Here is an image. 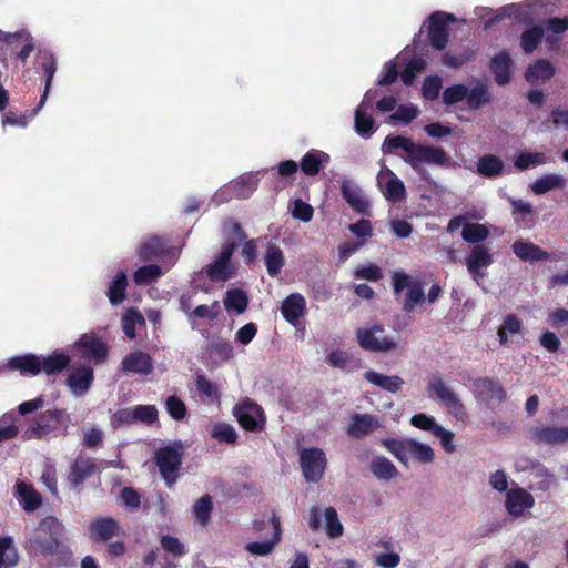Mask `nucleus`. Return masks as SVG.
Instances as JSON below:
<instances>
[{"label": "nucleus", "mask_w": 568, "mask_h": 568, "mask_svg": "<svg viewBox=\"0 0 568 568\" xmlns=\"http://www.w3.org/2000/svg\"><path fill=\"white\" fill-rule=\"evenodd\" d=\"M489 235L488 229L480 223H468L464 225L462 236L467 243H480Z\"/></svg>", "instance_id": "obj_49"}, {"label": "nucleus", "mask_w": 568, "mask_h": 568, "mask_svg": "<svg viewBox=\"0 0 568 568\" xmlns=\"http://www.w3.org/2000/svg\"><path fill=\"white\" fill-rule=\"evenodd\" d=\"M419 114V110L414 104H402L396 111L389 115L387 123H409L414 119H416Z\"/></svg>", "instance_id": "obj_55"}, {"label": "nucleus", "mask_w": 568, "mask_h": 568, "mask_svg": "<svg viewBox=\"0 0 568 568\" xmlns=\"http://www.w3.org/2000/svg\"><path fill=\"white\" fill-rule=\"evenodd\" d=\"M227 234V242L223 245L219 256L205 267V273L211 281L225 282L234 273V266L231 263V256L236 246V242L246 237L239 223L227 222L223 226Z\"/></svg>", "instance_id": "obj_1"}, {"label": "nucleus", "mask_w": 568, "mask_h": 568, "mask_svg": "<svg viewBox=\"0 0 568 568\" xmlns=\"http://www.w3.org/2000/svg\"><path fill=\"white\" fill-rule=\"evenodd\" d=\"M264 263L268 275L272 277L277 276L285 264L282 248L276 244L270 243L264 253Z\"/></svg>", "instance_id": "obj_35"}, {"label": "nucleus", "mask_w": 568, "mask_h": 568, "mask_svg": "<svg viewBox=\"0 0 568 568\" xmlns=\"http://www.w3.org/2000/svg\"><path fill=\"white\" fill-rule=\"evenodd\" d=\"M69 418L63 410H47L40 414L28 430L30 438H42L61 426L68 425Z\"/></svg>", "instance_id": "obj_8"}, {"label": "nucleus", "mask_w": 568, "mask_h": 568, "mask_svg": "<svg viewBox=\"0 0 568 568\" xmlns=\"http://www.w3.org/2000/svg\"><path fill=\"white\" fill-rule=\"evenodd\" d=\"M135 422L152 424L158 419V409L154 405L133 406Z\"/></svg>", "instance_id": "obj_60"}, {"label": "nucleus", "mask_w": 568, "mask_h": 568, "mask_svg": "<svg viewBox=\"0 0 568 568\" xmlns=\"http://www.w3.org/2000/svg\"><path fill=\"white\" fill-rule=\"evenodd\" d=\"M91 538L99 541H106L121 534L119 523L111 517H102L92 521L90 526Z\"/></svg>", "instance_id": "obj_25"}, {"label": "nucleus", "mask_w": 568, "mask_h": 568, "mask_svg": "<svg viewBox=\"0 0 568 568\" xmlns=\"http://www.w3.org/2000/svg\"><path fill=\"white\" fill-rule=\"evenodd\" d=\"M224 306L229 312L234 311L241 314L247 307V296L242 290H229L224 298Z\"/></svg>", "instance_id": "obj_45"}, {"label": "nucleus", "mask_w": 568, "mask_h": 568, "mask_svg": "<svg viewBox=\"0 0 568 568\" xmlns=\"http://www.w3.org/2000/svg\"><path fill=\"white\" fill-rule=\"evenodd\" d=\"M544 163H546V156L541 152H521L514 160V165L519 171H525L530 166L541 165Z\"/></svg>", "instance_id": "obj_52"}, {"label": "nucleus", "mask_w": 568, "mask_h": 568, "mask_svg": "<svg viewBox=\"0 0 568 568\" xmlns=\"http://www.w3.org/2000/svg\"><path fill=\"white\" fill-rule=\"evenodd\" d=\"M329 160L331 156L326 152L312 149L303 155L301 169L305 175L314 176L318 174L321 168L325 166Z\"/></svg>", "instance_id": "obj_27"}, {"label": "nucleus", "mask_w": 568, "mask_h": 568, "mask_svg": "<svg viewBox=\"0 0 568 568\" xmlns=\"http://www.w3.org/2000/svg\"><path fill=\"white\" fill-rule=\"evenodd\" d=\"M490 95L486 87L477 85L471 90L468 89V95H466V103L469 109L477 110L483 105L489 103Z\"/></svg>", "instance_id": "obj_53"}, {"label": "nucleus", "mask_w": 568, "mask_h": 568, "mask_svg": "<svg viewBox=\"0 0 568 568\" xmlns=\"http://www.w3.org/2000/svg\"><path fill=\"white\" fill-rule=\"evenodd\" d=\"M565 186V179L559 174H546L537 179L531 190L535 194L541 195L555 189H561Z\"/></svg>", "instance_id": "obj_42"}, {"label": "nucleus", "mask_w": 568, "mask_h": 568, "mask_svg": "<svg viewBox=\"0 0 568 568\" xmlns=\"http://www.w3.org/2000/svg\"><path fill=\"white\" fill-rule=\"evenodd\" d=\"M93 377V369L82 365L68 376L67 385L75 397H81L89 392Z\"/></svg>", "instance_id": "obj_20"}, {"label": "nucleus", "mask_w": 568, "mask_h": 568, "mask_svg": "<svg viewBox=\"0 0 568 568\" xmlns=\"http://www.w3.org/2000/svg\"><path fill=\"white\" fill-rule=\"evenodd\" d=\"M373 104V97L371 92H366L362 103L355 111V130L359 135L369 136L375 131V121L368 114L369 109Z\"/></svg>", "instance_id": "obj_21"}, {"label": "nucleus", "mask_w": 568, "mask_h": 568, "mask_svg": "<svg viewBox=\"0 0 568 568\" xmlns=\"http://www.w3.org/2000/svg\"><path fill=\"white\" fill-rule=\"evenodd\" d=\"M511 58L508 52L501 51L491 58L489 68L499 85H505L510 81Z\"/></svg>", "instance_id": "obj_28"}, {"label": "nucleus", "mask_w": 568, "mask_h": 568, "mask_svg": "<svg viewBox=\"0 0 568 568\" xmlns=\"http://www.w3.org/2000/svg\"><path fill=\"white\" fill-rule=\"evenodd\" d=\"M428 389L435 394L440 403L457 419L466 417V408L458 396L438 377H433Z\"/></svg>", "instance_id": "obj_9"}, {"label": "nucleus", "mask_w": 568, "mask_h": 568, "mask_svg": "<svg viewBox=\"0 0 568 568\" xmlns=\"http://www.w3.org/2000/svg\"><path fill=\"white\" fill-rule=\"evenodd\" d=\"M410 57V51H404L400 55H398L394 61L388 62L385 65V74L378 80L379 85H387L393 83L397 75V68L405 63Z\"/></svg>", "instance_id": "obj_50"}, {"label": "nucleus", "mask_w": 568, "mask_h": 568, "mask_svg": "<svg viewBox=\"0 0 568 568\" xmlns=\"http://www.w3.org/2000/svg\"><path fill=\"white\" fill-rule=\"evenodd\" d=\"M378 426L379 423L374 416L367 414H356L351 418L347 433L351 437L359 438L369 434Z\"/></svg>", "instance_id": "obj_30"}, {"label": "nucleus", "mask_w": 568, "mask_h": 568, "mask_svg": "<svg viewBox=\"0 0 568 568\" xmlns=\"http://www.w3.org/2000/svg\"><path fill=\"white\" fill-rule=\"evenodd\" d=\"M371 470L375 477L382 480H390L398 475L394 464L384 456H377L372 460Z\"/></svg>", "instance_id": "obj_41"}, {"label": "nucleus", "mask_w": 568, "mask_h": 568, "mask_svg": "<svg viewBox=\"0 0 568 568\" xmlns=\"http://www.w3.org/2000/svg\"><path fill=\"white\" fill-rule=\"evenodd\" d=\"M365 378L373 385L381 387L390 393H396L400 389L404 384L403 379L396 375H384L375 371H367Z\"/></svg>", "instance_id": "obj_38"}, {"label": "nucleus", "mask_w": 568, "mask_h": 568, "mask_svg": "<svg viewBox=\"0 0 568 568\" xmlns=\"http://www.w3.org/2000/svg\"><path fill=\"white\" fill-rule=\"evenodd\" d=\"M121 366L123 372L139 375H150L154 369L152 357L142 351H134L126 355Z\"/></svg>", "instance_id": "obj_19"}, {"label": "nucleus", "mask_w": 568, "mask_h": 568, "mask_svg": "<svg viewBox=\"0 0 568 568\" xmlns=\"http://www.w3.org/2000/svg\"><path fill=\"white\" fill-rule=\"evenodd\" d=\"M428 433H432L436 438L439 439L440 446L446 453L452 454L456 450V446L454 444V433L438 425L436 420L430 416H428Z\"/></svg>", "instance_id": "obj_40"}, {"label": "nucleus", "mask_w": 568, "mask_h": 568, "mask_svg": "<svg viewBox=\"0 0 568 568\" xmlns=\"http://www.w3.org/2000/svg\"><path fill=\"white\" fill-rule=\"evenodd\" d=\"M298 456L300 466L305 480L308 483L320 481L327 466V458L324 450L316 447L302 448L298 452Z\"/></svg>", "instance_id": "obj_4"}, {"label": "nucleus", "mask_w": 568, "mask_h": 568, "mask_svg": "<svg viewBox=\"0 0 568 568\" xmlns=\"http://www.w3.org/2000/svg\"><path fill=\"white\" fill-rule=\"evenodd\" d=\"M531 438L538 444L557 445L568 442V427L541 426L531 429Z\"/></svg>", "instance_id": "obj_23"}, {"label": "nucleus", "mask_w": 568, "mask_h": 568, "mask_svg": "<svg viewBox=\"0 0 568 568\" xmlns=\"http://www.w3.org/2000/svg\"><path fill=\"white\" fill-rule=\"evenodd\" d=\"M9 367L19 371L22 375L36 376L41 373L40 356L24 354L12 357L9 361Z\"/></svg>", "instance_id": "obj_31"}, {"label": "nucleus", "mask_w": 568, "mask_h": 568, "mask_svg": "<svg viewBox=\"0 0 568 568\" xmlns=\"http://www.w3.org/2000/svg\"><path fill=\"white\" fill-rule=\"evenodd\" d=\"M504 161L494 154H485L478 159L477 172L484 178L495 179L504 171Z\"/></svg>", "instance_id": "obj_33"}, {"label": "nucleus", "mask_w": 568, "mask_h": 568, "mask_svg": "<svg viewBox=\"0 0 568 568\" xmlns=\"http://www.w3.org/2000/svg\"><path fill=\"white\" fill-rule=\"evenodd\" d=\"M18 500L26 511H34L42 504L41 495L29 484L19 481L16 485Z\"/></svg>", "instance_id": "obj_29"}, {"label": "nucleus", "mask_w": 568, "mask_h": 568, "mask_svg": "<svg viewBox=\"0 0 568 568\" xmlns=\"http://www.w3.org/2000/svg\"><path fill=\"white\" fill-rule=\"evenodd\" d=\"M545 37L544 28L539 24H532L526 28L520 36V48L526 54H531L542 42Z\"/></svg>", "instance_id": "obj_36"}, {"label": "nucleus", "mask_w": 568, "mask_h": 568, "mask_svg": "<svg viewBox=\"0 0 568 568\" xmlns=\"http://www.w3.org/2000/svg\"><path fill=\"white\" fill-rule=\"evenodd\" d=\"M0 45L1 48L6 45L8 50L17 52V57L22 62L27 61L30 53L34 49L33 38L26 30H21L14 33H6L0 31Z\"/></svg>", "instance_id": "obj_13"}, {"label": "nucleus", "mask_w": 568, "mask_h": 568, "mask_svg": "<svg viewBox=\"0 0 568 568\" xmlns=\"http://www.w3.org/2000/svg\"><path fill=\"white\" fill-rule=\"evenodd\" d=\"M165 407L169 415L175 420H181L186 415L185 404L176 396H170L165 402Z\"/></svg>", "instance_id": "obj_62"}, {"label": "nucleus", "mask_w": 568, "mask_h": 568, "mask_svg": "<svg viewBox=\"0 0 568 568\" xmlns=\"http://www.w3.org/2000/svg\"><path fill=\"white\" fill-rule=\"evenodd\" d=\"M511 251L520 261L530 264L544 261L557 262L559 260L555 253H549L528 240H516L511 244Z\"/></svg>", "instance_id": "obj_14"}, {"label": "nucleus", "mask_w": 568, "mask_h": 568, "mask_svg": "<svg viewBox=\"0 0 568 568\" xmlns=\"http://www.w3.org/2000/svg\"><path fill=\"white\" fill-rule=\"evenodd\" d=\"M221 312L220 303L214 301L210 305H199L191 313H187V318L191 326L195 327V321L197 318L213 321L217 318Z\"/></svg>", "instance_id": "obj_44"}, {"label": "nucleus", "mask_w": 568, "mask_h": 568, "mask_svg": "<svg viewBox=\"0 0 568 568\" xmlns=\"http://www.w3.org/2000/svg\"><path fill=\"white\" fill-rule=\"evenodd\" d=\"M473 393L477 400L486 404L497 400L503 403L507 398V393L500 382L491 377H477L471 381Z\"/></svg>", "instance_id": "obj_11"}, {"label": "nucleus", "mask_w": 568, "mask_h": 568, "mask_svg": "<svg viewBox=\"0 0 568 568\" xmlns=\"http://www.w3.org/2000/svg\"><path fill=\"white\" fill-rule=\"evenodd\" d=\"M41 372L52 375L63 371L70 364V356L62 351H54L47 356H40Z\"/></svg>", "instance_id": "obj_32"}, {"label": "nucleus", "mask_w": 568, "mask_h": 568, "mask_svg": "<svg viewBox=\"0 0 568 568\" xmlns=\"http://www.w3.org/2000/svg\"><path fill=\"white\" fill-rule=\"evenodd\" d=\"M196 387L200 393L205 395L206 397L219 400V390L217 387L209 381L204 375L200 374L195 379Z\"/></svg>", "instance_id": "obj_64"}, {"label": "nucleus", "mask_w": 568, "mask_h": 568, "mask_svg": "<svg viewBox=\"0 0 568 568\" xmlns=\"http://www.w3.org/2000/svg\"><path fill=\"white\" fill-rule=\"evenodd\" d=\"M73 347L81 352L82 357L97 363L105 361L108 347L105 343L94 333L83 334L73 344Z\"/></svg>", "instance_id": "obj_16"}, {"label": "nucleus", "mask_w": 568, "mask_h": 568, "mask_svg": "<svg viewBox=\"0 0 568 568\" xmlns=\"http://www.w3.org/2000/svg\"><path fill=\"white\" fill-rule=\"evenodd\" d=\"M493 262V255L484 245H475L466 257L467 268L473 275H483L480 270L488 267Z\"/></svg>", "instance_id": "obj_26"}, {"label": "nucleus", "mask_w": 568, "mask_h": 568, "mask_svg": "<svg viewBox=\"0 0 568 568\" xmlns=\"http://www.w3.org/2000/svg\"><path fill=\"white\" fill-rule=\"evenodd\" d=\"M62 530L61 523L54 517L41 520L32 536L27 541V549L34 555L49 556L59 547L58 536Z\"/></svg>", "instance_id": "obj_2"}, {"label": "nucleus", "mask_w": 568, "mask_h": 568, "mask_svg": "<svg viewBox=\"0 0 568 568\" xmlns=\"http://www.w3.org/2000/svg\"><path fill=\"white\" fill-rule=\"evenodd\" d=\"M342 195L348 205L358 213H365L368 207V201L363 190L352 180H343Z\"/></svg>", "instance_id": "obj_24"}, {"label": "nucleus", "mask_w": 568, "mask_h": 568, "mask_svg": "<svg viewBox=\"0 0 568 568\" xmlns=\"http://www.w3.org/2000/svg\"><path fill=\"white\" fill-rule=\"evenodd\" d=\"M424 293L423 287L419 282L414 283V285L408 288L407 298L404 303V310L406 312H410L417 304L423 302Z\"/></svg>", "instance_id": "obj_63"}, {"label": "nucleus", "mask_w": 568, "mask_h": 568, "mask_svg": "<svg viewBox=\"0 0 568 568\" xmlns=\"http://www.w3.org/2000/svg\"><path fill=\"white\" fill-rule=\"evenodd\" d=\"M94 471V462L88 457H78L71 467L69 481L73 486H78Z\"/></svg>", "instance_id": "obj_39"}, {"label": "nucleus", "mask_w": 568, "mask_h": 568, "mask_svg": "<svg viewBox=\"0 0 568 568\" xmlns=\"http://www.w3.org/2000/svg\"><path fill=\"white\" fill-rule=\"evenodd\" d=\"M325 520V530L331 538H337L343 534V526L338 520L337 513L334 508L328 507L323 514Z\"/></svg>", "instance_id": "obj_57"}, {"label": "nucleus", "mask_w": 568, "mask_h": 568, "mask_svg": "<svg viewBox=\"0 0 568 568\" xmlns=\"http://www.w3.org/2000/svg\"><path fill=\"white\" fill-rule=\"evenodd\" d=\"M425 68V60L423 57H414L409 59L406 68L402 74V80L406 85L413 83L415 77L420 73Z\"/></svg>", "instance_id": "obj_59"}, {"label": "nucleus", "mask_w": 568, "mask_h": 568, "mask_svg": "<svg viewBox=\"0 0 568 568\" xmlns=\"http://www.w3.org/2000/svg\"><path fill=\"white\" fill-rule=\"evenodd\" d=\"M163 274L160 266L150 264L139 267L133 275V281L138 285H148L158 280Z\"/></svg>", "instance_id": "obj_51"}, {"label": "nucleus", "mask_w": 568, "mask_h": 568, "mask_svg": "<svg viewBox=\"0 0 568 568\" xmlns=\"http://www.w3.org/2000/svg\"><path fill=\"white\" fill-rule=\"evenodd\" d=\"M156 465L166 484L172 486L181 465V454L173 447H164L156 453Z\"/></svg>", "instance_id": "obj_17"}, {"label": "nucleus", "mask_w": 568, "mask_h": 568, "mask_svg": "<svg viewBox=\"0 0 568 568\" xmlns=\"http://www.w3.org/2000/svg\"><path fill=\"white\" fill-rule=\"evenodd\" d=\"M519 12H520V8L516 3L504 6L499 9V11L497 12L496 16H494L493 18L488 19L485 22L484 28L485 29L491 28L495 23L499 22L500 20H503L505 18L518 17Z\"/></svg>", "instance_id": "obj_61"}, {"label": "nucleus", "mask_w": 568, "mask_h": 568, "mask_svg": "<svg viewBox=\"0 0 568 568\" xmlns=\"http://www.w3.org/2000/svg\"><path fill=\"white\" fill-rule=\"evenodd\" d=\"M466 95H468V88L465 84H454L444 90L443 102L446 105H453L466 100Z\"/></svg>", "instance_id": "obj_58"}, {"label": "nucleus", "mask_w": 568, "mask_h": 568, "mask_svg": "<svg viewBox=\"0 0 568 568\" xmlns=\"http://www.w3.org/2000/svg\"><path fill=\"white\" fill-rule=\"evenodd\" d=\"M384 153H394L395 151H402L397 153L408 163L415 171L424 173L426 166V148L416 144L410 139L402 135L387 136L382 145Z\"/></svg>", "instance_id": "obj_3"}, {"label": "nucleus", "mask_w": 568, "mask_h": 568, "mask_svg": "<svg viewBox=\"0 0 568 568\" xmlns=\"http://www.w3.org/2000/svg\"><path fill=\"white\" fill-rule=\"evenodd\" d=\"M213 509V501L211 496L205 495L199 498L192 508L195 521L202 526H205L210 521V515Z\"/></svg>", "instance_id": "obj_46"}, {"label": "nucleus", "mask_w": 568, "mask_h": 568, "mask_svg": "<svg viewBox=\"0 0 568 568\" xmlns=\"http://www.w3.org/2000/svg\"><path fill=\"white\" fill-rule=\"evenodd\" d=\"M280 310L284 320L296 326L307 312V303L302 294L292 293L283 300Z\"/></svg>", "instance_id": "obj_18"}, {"label": "nucleus", "mask_w": 568, "mask_h": 568, "mask_svg": "<svg viewBox=\"0 0 568 568\" xmlns=\"http://www.w3.org/2000/svg\"><path fill=\"white\" fill-rule=\"evenodd\" d=\"M143 325L142 314L134 308H129L122 317L123 332L131 339L136 336V327Z\"/></svg>", "instance_id": "obj_47"}, {"label": "nucleus", "mask_w": 568, "mask_h": 568, "mask_svg": "<svg viewBox=\"0 0 568 568\" xmlns=\"http://www.w3.org/2000/svg\"><path fill=\"white\" fill-rule=\"evenodd\" d=\"M257 178L254 174H245L230 183V185L221 189L214 195V202L220 204L226 202L232 195L246 199L250 197L257 186Z\"/></svg>", "instance_id": "obj_10"}, {"label": "nucleus", "mask_w": 568, "mask_h": 568, "mask_svg": "<svg viewBox=\"0 0 568 568\" xmlns=\"http://www.w3.org/2000/svg\"><path fill=\"white\" fill-rule=\"evenodd\" d=\"M19 561L18 551L10 537L0 538V568H13Z\"/></svg>", "instance_id": "obj_43"}, {"label": "nucleus", "mask_w": 568, "mask_h": 568, "mask_svg": "<svg viewBox=\"0 0 568 568\" xmlns=\"http://www.w3.org/2000/svg\"><path fill=\"white\" fill-rule=\"evenodd\" d=\"M505 506L511 516L519 517L534 506V497L523 488L511 489L507 491Z\"/></svg>", "instance_id": "obj_22"}, {"label": "nucleus", "mask_w": 568, "mask_h": 568, "mask_svg": "<svg viewBox=\"0 0 568 568\" xmlns=\"http://www.w3.org/2000/svg\"><path fill=\"white\" fill-rule=\"evenodd\" d=\"M211 435L220 443L234 444L237 439L235 428L225 423L215 424L212 428Z\"/></svg>", "instance_id": "obj_56"}, {"label": "nucleus", "mask_w": 568, "mask_h": 568, "mask_svg": "<svg viewBox=\"0 0 568 568\" xmlns=\"http://www.w3.org/2000/svg\"><path fill=\"white\" fill-rule=\"evenodd\" d=\"M233 414L245 430H260L265 425V415L262 407L251 399L241 400L234 407Z\"/></svg>", "instance_id": "obj_7"}, {"label": "nucleus", "mask_w": 568, "mask_h": 568, "mask_svg": "<svg viewBox=\"0 0 568 568\" xmlns=\"http://www.w3.org/2000/svg\"><path fill=\"white\" fill-rule=\"evenodd\" d=\"M272 524L274 528V536L271 540L254 541L245 545V549L254 556H267L270 555L275 546L278 544L281 538V529L278 521L272 517Z\"/></svg>", "instance_id": "obj_34"}, {"label": "nucleus", "mask_w": 568, "mask_h": 568, "mask_svg": "<svg viewBox=\"0 0 568 568\" xmlns=\"http://www.w3.org/2000/svg\"><path fill=\"white\" fill-rule=\"evenodd\" d=\"M377 184L387 201L399 202L405 196L404 183L385 164L381 165Z\"/></svg>", "instance_id": "obj_15"}, {"label": "nucleus", "mask_w": 568, "mask_h": 568, "mask_svg": "<svg viewBox=\"0 0 568 568\" xmlns=\"http://www.w3.org/2000/svg\"><path fill=\"white\" fill-rule=\"evenodd\" d=\"M382 443L404 465H407L409 460L426 462V446L414 439L397 440L388 438Z\"/></svg>", "instance_id": "obj_6"}, {"label": "nucleus", "mask_w": 568, "mask_h": 568, "mask_svg": "<svg viewBox=\"0 0 568 568\" xmlns=\"http://www.w3.org/2000/svg\"><path fill=\"white\" fill-rule=\"evenodd\" d=\"M456 21L453 13L435 11L428 16V44L444 50L448 43V26Z\"/></svg>", "instance_id": "obj_5"}, {"label": "nucleus", "mask_w": 568, "mask_h": 568, "mask_svg": "<svg viewBox=\"0 0 568 568\" xmlns=\"http://www.w3.org/2000/svg\"><path fill=\"white\" fill-rule=\"evenodd\" d=\"M164 245L159 237L145 240L139 247V255L143 260H153L163 253Z\"/></svg>", "instance_id": "obj_54"}, {"label": "nucleus", "mask_w": 568, "mask_h": 568, "mask_svg": "<svg viewBox=\"0 0 568 568\" xmlns=\"http://www.w3.org/2000/svg\"><path fill=\"white\" fill-rule=\"evenodd\" d=\"M357 341L362 348L372 352H385L396 346L392 338L383 335V328L377 325L369 328H359Z\"/></svg>", "instance_id": "obj_12"}, {"label": "nucleus", "mask_w": 568, "mask_h": 568, "mask_svg": "<svg viewBox=\"0 0 568 568\" xmlns=\"http://www.w3.org/2000/svg\"><path fill=\"white\" fill-rule=\"evenodd\" d=\"M126 290V275L124 272H120L115 278L111 282L108 296L110 303L118 305L124 301Z\"/></svg>", "instance_id": "obj_48"}, {"label": "nucleus", "mask_w": 568, "mask_h": 568, "mask_svg": "<svg viewBox=\"0 0 568 568\" xmlns=\"http://www.w3.org/2000/svg\"><path fill=\"white\" fill-rule=\"evenodd\" d=\"M554 75L555 67L546 59H538L535 63L530 64L525 72V78L530 83L538 80L547 81Z\"/></svg>", "instance_id": "obj_37"}]
</instances>
